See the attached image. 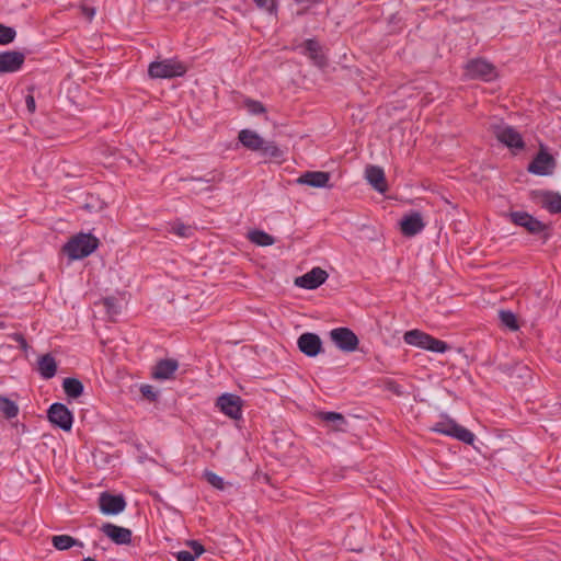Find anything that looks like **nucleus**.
<instances>
[{"label": "nucleus", "mask_w": 561, "mask_h": 561, "mask_svg": "<svg viewBox=\"0 0 561 561\" xmlns=\"http://www.w3.org/2000/svg\"><path fill=\"white\" fill-rule=\"evenodd\" d=\"M239 141L251 151H260L262 156L278 159L283 151L274 141H265L257 133L251 129H242L238 135Z\"/></svg>", "instance_id": "1"}, {"label": "nucleus", "mask_w": 561, "mask_h": 561, "mask_svg": "<svg viewBox=\"0 0 561 561\" xmlns=\"http://www.w3.org/2000/svg\"><path fill=\"white\" fill-rule=\"evenodd\" d=\"M99 247V239L92 233L80 232L64 245V252L70 260H81L92 254Z\"/></svg>", "instance_id": "2"}, {"label": "nucleus", "mask_w": 561, "mask_h": 561, "mask_svg": "<svg viewBox=\"0 0 561 561\" xmlns=\"http://www.w3.org/2000/svg\"><path fill=\"white\" fill-rule=\"evenodd\" d=\"M403 341L409 345L416 346L433 353H445L450 348L446 342L435 339L428 333L417 329L407 331L403 335Z\"/></svg>", "instance_id": "3"}, {"label": "nucleus", "mask_w": 561, "mask_h": 561, "mask_svg": "<svg viewBox=\"0 0 561 561\" xmlns=\"http://www.w3.org/2000/svg\"><path fill=\"white\" fill-rule=\"evenodd\" d=\"M187 67L173 58L152 61L148 67V75L151 79H172L186 73Z\"/></svg>", "instance_id": "4"}, {"label": "nucleus", "mask_w": 561, "mask_h": 561, "mask_svg": "<svg viewBox=\"0 0 561 561\" xmlns=\"http://www.w3.org/2000/svg\"><path fill=\"white\" fill-rule=\"evenodd\" d=\"M431 431L456 438L468 445H472L474 442V434L450 417H444L436 422Z\"/></svg>", "instance_id": "5"}, {"label": "nucleus", "mask_w": 561, "mask_h": 561, "mask_svg": "<svg viewBox=\"0 0 561 561\" xmlns=\"http://www.w3.org/2000/svg\"><path fill=\"white\" fill-rule=\"evenodd\" d=\"M465 73L470 79L492 81L497 77L496 68L483 58H476L467 62Z\"/></svg>", "instance_id": "6"}, {"label": "nucleus", "mask_w": 561, "mask_h": 561, "mask_svg": "<svg viewBox=\"0 0 561 561\" xmlns=\"http://www.w3.org/2000/svg\"><path fill=\"white\" fill-rule=\"evenodd\" d=\"M492 130L496 139L511 149L520 150L525 147L522 135L507 124H495Z\"/></svg>", "instance_id": "7"}, {"label": "nucleus", "mask_w": 561, "mask_h": 561, "mask_svg": "<svg viewBox=\"0 0 561 561\" xmlns=\"http://www.w3.org/2000/svg\"><path fill=\"white\" fill-rule=\"evenodd\" d=\"M506 216L514 225L525 228L531 234L547 236V226L526 211H512Z\"/></svg>", "instance_id": "8"}, {"label": "nucleus", "mask_w": 561, "mask_h": 561, "mask_svg": "<svg viewBox=\"0 0 561 561\" xmlns=\"http://www.w3.org/2000/svg\"><path fill=\"white\" fill-rule=\"evenodd\" d=\"M47 417L53 425L65 432H69L72 427L73 415L64 403H53L47 411Z\"/></svg>", "instance_id": "9"}, {"label": "nucleus", "mask_w": 561, "mask_h": 561, "mask_svg": "<svg viewBox=\"0 0 561 561\" xmlns=\"http://www.w3.org/2000/svg\"><path fill=\"white\" fill-rule=\"evenodd\" d=\"M332 342L343 352H354L358 346V337L348 328H335L330 331Z\"/></svg>", "instance_id": "10"}, {"label": "nucleus", "mask_w": 561, "mask_h": 561, "mask_svg": "<svg viewBox=\"0 0 561 561\" xmlns=\"http://www.w3.org/2000/svg\"><path fill=\"white\" fill-rule=\"evenodd\" d=\"M556 168V159L542 147L528 165V171L536 175H550Z\"/></svg>", "instance_id": "11"}, {"label": "nucleus", "mask_w": 561, "mask_h": 561, "mask_svg": "<svg viewBox=\"0 0 561 561\" xmlns=\"http://www.w3.org/2000/svg\"><path fill=\"white\" fill-rule=\"evenodd\" d=\"M99 507L104 515H117L126 508L125 497L102 492L99 496Z\"/></svg>", "instance_id": "12"}, {"label": "nucleus", "mask_w": 561, "mask_h": 561, "mask_svg": "<svg viewBox=\"0 0 561 561\" xmlns=\"http://www.w3.org/2000/svg\"><path fill=\"white\" fill-rule=\"evenodd\" d=\"M216 405L227 416L238 420L241 417L242 400L239 396L232 393H224L217 399Z\"/></svg>", "instance_id": "13"}, {"label": "nucleus", "mask_w": 561, "mask_h": 561, "mask_svg": "<svg viewBox=\"0 0 561 561\" xmlns=\"http://www.w3.org/2000/svg\"><path fill=\"white\" fill-rule=\"evenodd\" d=\"M25 61V55L18 50L0 53V73H12L19 71Z\"/></svg>", "instance_id": "14"}, {"label": "nucleus", "mask_w": 561, "mask_h": 561, "mask_svg": "<svg viewBox=\"0 0 561 561\" xmlns=\"http://www.w3.org/2000/svg\"><path fill=\"white\" fill-rule=\"evenodd\" d=\"M298 348L308 357H314L322 351V341L316 333H302L297 340Z\"/></svg>", "instance_id": "15"}, {"label": "nucleus", "mask_w": 561, "mask_h": 561, "mask_svg": "<svg viewBox=\"0 0 561 561\" xmlns=\"http://www.w3.org/2000/svg\"><path fill=\"white\" fill-rule=\"evenodd\" d=\"M328 276V273L321 267H313L308 273L297 277L295 284L305 289H316L327 280Z\"/></svg>", "instance_id": "16"}, {"label": "nucleus", "mask_w": 561, "mask_h": 561, "mask_svg": "<svg viewBox=\"0 0 561 561\" xmlns=\"http://www.w3.org/2000/svg\"><path fill=\"white\" fill-rule=\"evenodd\" d=\"M101 531L116 545H128L131 541V530L112 523H105Z\"/></svg>", "instance_id": "17"}, {"label": "nucleus", "mask_w": 561, "mask_h": 561, "mask_svg": "<svg viewBox=\"0 0 561 561\" xmlns=\"http://www.w3.org/2000/svg\"><path fill=\"white\" fill-rule=\"evenodd\" d=\"M329 181L330 173L324 171H307L296 180L300 185H308L317 188L328 187Z\"/></svg>", "instance_id": "18"}, {"label": "nucleus", "mask_w": 561, "mask_h": 561, "mask_svg": "<svg viewBox=\"0 0 561 561\" xmlns=\"http://www.w3.org/2000/svg\"><path fill=\"white\" fill-rule=\"evenodd\" d=\"M400 226L402 233L407 237H413L420 233L425 227L420 213H411L404 216Z\"/></svg>", "instance_id": "19"}, {"label": "nucleus", "mask_w": 561, "mask_h": 561, "mask_svg": "<svg viewBox=\"0 0 561 561\" xmlns=\"http://www.w3.org/2000/svg\"><path fill=\"white\" fill-rule=\"evenodd\" d=\"M365 175L369 184L379 193L387 190L385 172L380 167L369 165L366 168Z\"/></svg>", "instance_id": "20"}, {"label": "nucleus", "mask_w": 561, "mask_h": 561, "mask_svg": "<svg viewBox=\"0 0 561 561\" xmlns=\"http://www.w3.org/2000/svg\"><path fill=\"white\" fill-rule=\"evenodd\" d=\"M179 368V363L175 359H162L159 360L154 368L152 376L156 379L165 380L170 379Z\"/></svg>", "instance_id": "21"}, {"label": "nucleus", "mask_w": 561, "mask_h": 561, "mask_svg": "<svg viewBox=\"0 0 561 561\" xmlns=\"http://www.w3.org/2000/svg\"><path fill=\"white\" fill-rule=\"evenodd\" d=\"M38 371L44 379H50L56 375L57 364L50 354H45L38 358Z\"/></svg>", "instance_id": "22"}, {"label": "nucleus", "mask_w": 561, "mask_h": 561, "mask_svg": "<svg viewBox=\"0 0 561 561\" xmlns=\"http://www.w3.org/2000/svg\"><path fill=\"white\" fill-rule=\"evenodd\" d=\"M62 388L65 393L72 399L79 398L83 392V383L77 378H65Z\"/></svg>", "instance_id": "23"}, {"label": "nucleus", "mask_w": 561, "mask_h": 561, "mask_svg": "<svg viewBox=\"0 0 561 561\" xmlns=\"http://www.w3.org/2000/svg\"><path fill=\"white\" fill-rule=\"evenodd\" d=\"M53 546L57 550H68L75 546L82 547L83 543L79 542L77 539L69 535H56L51 538Z\"/></svg>", "instance_id": "24"}, {"label": "nucleus", "mask_w": 561, "mask_h": 561, "mask_svg": "<svg viewBox=\"0 0 561 561\" xmlns=\"http://www.w3.org/2000/svg\"><path fill=\"white\" fill-rule=\"evenodd\" d=\"M249 239L256 245L267 247L274 244V238L263 230H253L249 232Z\"/></svg>", "instance_id": "25"}, {"label": "nucleus", "mask_w": 561, "mask_h": 561, "mask_svg": "<svg viewBox=\"0 0 561 561\" xmlns=\"http://www.w3.org/2000/svg\"><path fill=\"white\" fill-rule=\"evenodd\" d=\"M304 48H305V51L309 55V57L311 59H313V61L321 66L323 64V58L322 56L320 55V45L317 41L314 39H307L305 43H304Z\"/></svg>", "instance_id": "26"}, {"label": "nucleus", "mask_w": 561, "mask_h": 561, "mask_svg": "<svg viewBox=\"0 0 561 561\" xmlns=\"http://www.w3.org/2000/svg\"><path fill=\"white\" fill-rule=\"evenodd\" d=\"M542 206L552 214L561 213V195L546 193Z\"/></svg>", "instance_id": "27"}, {"label": "nucleus", "mask_w": 561, "mask_h": 561, "mask_svg": "<svg viewBox=\"0 0 561 561\" xmlns=\"http://www.w3.org/2000/svg\"><path fill=\"white\" fill-rule=\"evenodd\" d=\"M0 412L7 419H13L19 413V407L16 403L5 397H0Z\"/></svg>", "instance_id": "28"}, {"label": "nucleus", "mask_w": 561, "mask_h": 561, "mask_svg": "<svg viewBox=\"0 0 561 561\" xmlns=\"http://www.w3.org/2000/svg\"><path fill=\"white\" fill-rule=\"evenodd\" d=\"M499 318L501 323L508 328L511 331H517L519 329L517 318L515 313L510 310H501L499 312Z\"/></svg>", "instance_id": "29"}, {"label": "nucleus", "mask_w": 561, "mask_h": 561, "mask_svg": "<svg viewBox=\"0 0 561 561\" xmlns=\"http://www.w3.org/2000/svg\"><path fill=\"white\" fill-rule=\"evenodd\" d=\"M170 231L180 238H190L193 236L194 229L188 225L175 221L172 224Z\"/></svg>", "instance_id": "30"}, {"label": "nucleus", "mask_w": 561, "mask_h": 561, "mask_svg": "<svg viewBox=\"0 0 561 561\" xmlns=\"http://www.w3.org/2000/svg\"><path fill=\"white\" fill-rule=\"evenodd\" d=\"M16 32L13 27L0 24V45H8L14 41Z\"/></svg>", "instance_id": "31"}, {"label": "nucleus", "mask_w": 561, "mask_h": 561, "mask_svg": "<svg viewBox=\"0 0 561 561\" xmlns=\"http://www.w3.org/2000/svg\"><path fill=\"white\" fill-rule=\"evenodd\" d=\"M320 417L325 422L335 423L339 428L346 424L345 417L337 412H321Z\"/></svg>", "instance_id": "32"}, {"label": "nucleus", "mask_w": 561, "mask_h": 561, "mask_svg": "<svg viewBox=\"0 0 561 561\" xmlns=\"http://www.w3.org/2000/svg\"><path fill=\"white\" fill-rule=\"evenodd\" d=\"M204 477H205L206 481L214 488H216L218 490L225 489L224 479L221 477H219L218 474H216L215 472L207 470L204 472Z\"/></svg>", "instance_id": "33"}, {"label": "nucleus", "mask_w": 561, "mask_h": 561, "mask_svg": "<svg viewBox=\"0 0 561 561\" xmlns=\"http://www.w3.org/2000/svg\"><path fill=\"white\" fill-rule=\"evenodd\" d=\"M244 104L248 111L253 115L263 114L266 111L264 105L260 101L247 100Z\"/></svg>", "instance_id": "34"}, {"label": "nucleus", "mask_w": 561, "mask_h": 561, "mask_svg": "<svg viewBox=\"0 0 561 561\" xmlns=\"http://www.w3.org/2000/svg\"><path fill=\"white\" fill-rule=\"evenodd\" d=\"M256 7L268 13H274L276 10L275 0H253Z\"/></svg>", "instance_id": "35"}, {"label": "nucleus", "mask_w": 561, "mask_h": 561, "mask_svg": "<svg viewBox=\"0 0 561 561\" xmlns=\"http://www.w3.org/2000/svg\"><path fill=\"white\" fill-rule=\"evenodd\" d=\"M175 557H176L178 561H195V559H196L192 552L186 551V550L179 551L175 554Z\"/></svg>", "instance_id": "36"}, {"label": "nucleus", "mask_w": 561, "mask_h": 561, "mask_svg": "<svg viewBox=\"0 0 561 561\" xmlns=\"http://www.w3.org/2000/svg\"><path fill=\"white\" fill-rule=\"evenodd\" d=\"M188 546L192 548L195 558L199 557L205 551L204 547L196 540L190 541Z\"/></svg>", "instance_id": "37"}, {"label": "nucleus", "mask_w": 561, "mask_h": 561, "mask_svg": "<svg viewBox=\"0 0 561 561\" xmlns=\"http://www.w3.org/2000/svg\"><path fill=\"white\" fill-rule=\"evenodd\" d=\"M26 108L30 113H34L36 108L35 99L32 94L25 96Z\"/></svg>", "instance_id": "38"}, {"label": "nucleus", "mask_w": 561, "mask_h": 561, "mask_svg": "<svg viewBox=\"0 0 561 561\" xmlns=\"http://www.w3.org/2000/svg\"><path fill=\"white\" fill-rule=\"evenodd\" d=\"M140 391L144 394V397L148 399L154 400L157 397L156 393L152 391V387L149 385L142 386Z\"/></svg>", "instance_id": "39"}, {"label": "nucleus", "mask_w": 561, "mask_h": 561, "mask_svg": "<svg viewBox=\"0 0 561 561\" xmlns=\"http://www.w3.org/2000/svg\"><path fill=\"white\" fill-rule=\"evenodd\" d=\"M114 298H105L104 305L107 307V310L111 311L114 308Z\"/></svg>", "instance_id": "40"}, {"label": "nucleus", "mask_w": 561, "mask_h": 561, "mask_svg": "<svg viewBox=\"0 0 561 561\" xmlns=\"http://www.w3.org/2000/svg\"><path fill=\"white\" fill-rule=\"evenodd\" d=\"M83 12L88 16L89 20H91L95 14L94 9H90V8H84Z\"/></svg>", "instance_id": "41"}, {"label": "nucleus", "mask_w": 561, "mask_h": 561, "mask_svg": "<svg viewBox=\"0 0 561 561\" xmlns=\"http://www.w3.org/2000/svg\"><path fill=\"white\" fill-rule=\"evenodd\" d=\"M14 339L20 342L23 347H26V341L21 334H16Z\"/></svg>", "instance_id": "42"}, {"label": "nucleus", "mask_w": 561, "mask_h": 561, "mask_svg": "<svg viewBox=\"0 0 561 561\" xmlns=\"http://www.w3.org/2000/svg\"><path fill=\"white\" fill-rule=\"evenodd\" d=\"M82 561H98V560H95V559H93L91 557H88V558H84Z\"/></svg>", "instance_id": "43"}]
</instances>
